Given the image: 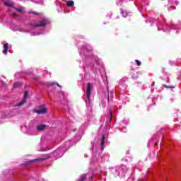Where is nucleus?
<instances>
[{"label":"nucleus","instance_id":"obj_1","mask_svg":"<svg viewBox=\"0 0 181 181\" xmlns=\"http://www.w3.org/2000/svg\"><path fill=\"white\" fill-rule=\"evenodd\" d=\"M49 158H50V155L47 154V157L44 158L34 159V160L25 161L23 164H21V166H29V165H30L31 163H33V162H36L37 160H46V159H49Z\"/></svg>","mask_w":181,"mask_h":181},{"label":"nucleus","instance_id":"obj_2","mask_svg":"<svg viewBox=\"0 0 181 181\" xmlns=\"http://www.w3.org/2000/svg\"><path fill=\"white\" fill-rule=\"evenodd\" d=\"M86 97L88 101H90V97H91V83H88L86 88Z\"/></svg>","mask_w":181,"mask_h":181},{"label":"nucleus","instance_id":"obj_3","mask_svg":"<svg viewBox=\"0 0 181 181\" xmlns=\"http://www.w3.org/2000/svg\"><path fill=\"white\" fill-rule=\"evenodd\" d=\"M28 94H29V93L28 92V90L25 91L23 99L21 102H20L18 104V107H21V105H23L25 104V103H26V98H28Z\"/></svg>","mask_w":181,"mask_h":181},{"label":"nucleus","instance_id":"obj_4","mask_svg":"<svg viewBox=\"0 0 181 181\" xmlns=\"http://www.w3.org/2000/svg\"><path fill=\"white\" fill-rule=\"evenodd\" d=\"M34 112H36L39 115H43V114H46V112H47V109L43 107L42 109H40V110H34Z\"/></svg>","mask_w":181,"mask_h":181},{"label":"nucleus","instance_id":"obj_5","mask_svg":"<svg viewBox=\"0 0 181 181\" xmlns=\"http://www.w3.org/2000/svg\"><path fill=\"white\" fill-rule=\"evenodd\" d=\"M38 131H43L46 128V124H39L36 127Z\"/></svg>","mask_w":181,"mask_h":181},{"label":"nucleus","instance_id":"obj_6","mask_svg":"<svg viewBox=\"0 0 181 181\" xmlns=\"http://www.w3.org/2000/svg\"><path fill=\"white\" fill-rule=\"evenodd\" d=\"M8 49H9V45L8 43L4 44V49H3V53L4 54H6L8 53Z\"/></svg>","mask_w":181,"mask_h":181},{"label":"nucleus","instance_id":"obj_7","mask_svg":"<svg viewBox=\"0 0 181 181\" xmlns=\"http://www.w3.org/2000/svg\"><path fill=\"white\" fill-rule=\"evenodd\" d=\"M105 134H103V136H102V139H101V149L102 151H104V144H105Z\"/></svg>","mask_w":181,"mask_h":181},{"label":"nucleus","instance_id":"obj_8","mask_svg":"<svg viewBox=\"0 0 181 181\" xmlns=\"http://www.w3.org/2000/svg\"><path fill=\"white\" fill-rule=\"evenodd\" d=\"M46 26V21H42L40 24H36L34 28H42Z\"/></svg>","mask_w":181,"mask_h":181},{"label":"nucleus","instance_id":"obj_9","mask_svg":"<svg viewBox=\"0 0 181 181\" xmlns=\"http://www.w3.org/2000/svg\"><path fill=\"white\" fill-rule=\"evenodd\" d=\"M87 179V174H82L81 178L78 181H86Z\"/></svg>","mask_w":181,"mask_h":181},{"label":"nucleus","instance_id":"obj_10","mask_svg":"<svg viewBox=\"0 0 181 181\" xmlns=\"http://www.w3.org/2000/svg\"><path fill=\"white\" fill-rule=\"evenodd\" d=\"M22 86V83H21V82H16L13 84V87L14 88H16L18 87H21Z\"/></svg>","mask_w":181,"mask_h":181},{"label":"nucleus","instance_id":"obj_11","mask_svg":"<svg viewBox=\"0 0 181 181\" xmlns=\"http://www.w3.org/2000/svg\"><path fill=\"white\" fill-rule=\"evenodd\" d=\"M66 6H68V7L74 6V1H69L66 3Z\"/></svg>","mask_w":181,"mask_h":181},{"label":"nucleus","instance_id":"obj_12","mask_svg":"<svg viewBox=\"0 0 181 181\" xmlns=\"http://www.w3.org/2000/svg\"><path fill=\"white\" fill-rule=\"evenodd\" d=\"M4 4L7 6H10V8H13V4L11 1H6Z\"/></svg>","mask_w":181,"mask_h":181},{"label":"nucleus","instance_id":"obj_13","mask_svg":"<svg viewBox=\"0 0 181 181\" xmlns=\"http://www.w3.org/2000/svg\"><path fill=\"white\" fill-rule=\"evenodd\" d=\"M135 62H136L137 66H141V61L136 59Z\"/></svg>","mask_w":181,"mask_h":181},{"label":"nucleus","instance_id":"obj_14","mask_svg":"<svg viewBox=\"0 0 181 181\" xmlns=\"http://www.w3.org/2000/svg\"><path fill=\"white\" fill-rule=\"evenodd\" d=\"M29 13H32L33 15H40L39 13H36L34 11H30Z\"/></svg>","mask_w":181,"mask_h":181},{"label":"nucleus","instance_id":"obj_15","mask_svg":"<svg viewBox=\"0 0 181 181\" xmlns=\"http://www.w3.org/2000/svg\"><path fill=\"white\" fill-rule=\"evenodd\" d=\"M165 87H166V88H175V87L173 86H167L166 85L165 86Z\"/></svg>","mask_w":181,"mask_h":181},{"label":"nucleus","instance_id":"obj_16","mask_svg":"<svg viewBox=\"0 0 181 181\" xmlns=\"http://www.w3.org/2000/svg\"><path fill=\"white\" fill-rule=\"evenodd\" d=\"M17 11H18V12H22V9H21V8H18Z\"/></svg>","mask_w":181,"mask_h":181},{"label":"nucleus","instance_id":"obj_17","mask_svg":"<svg viewBox=\"0 0 181 181\" xmlns=\"http://www.w3.org/2000/svg\"><path fill=\"white\" fill-rule=\"evenodd\" d=\"M110 117H112V112H110Z\"/></svg>","mask_w":181,"mask_h":181},{"label":"nucleus","instance_id":"obj_18","mask_svg":"<svg viewBox=\"0 0 181 181\" xmlns=\"http://www.w3.org/2000/svg\"><path fill=\"white\" fill-rule=\"evenodd\" d=\"M13 16H17L16 13H13Z\"/></svg>","mask_w":181,"mask_h":181},{"label":"nucleus","instance_id":"obj_19","mask_svg":"<svg viewBox=\"0 0 181 181\" xmlns=\"http://www.w3.org/2000/svg\"><path fill=\"white\" fill-rule=\"evenodd\" d=\"M57 86L58 87H60V85H59V83H57Z\"/></svg>","mask_w":181,"mask_h":181},{"label":"nucleus","instance_id":"obj_20","mask_svg":"<svg viewBox=\"0 0 181 181\" xmlns=\"http://www.w3.org/2000/svg\"><path fill=\"white\" fill-rule=\"evenodd\" d=\"M133 78H138V77H135V76H134V77H133Z\"/></svg>","mask_w":181,"mask_h":181},{"label":"nucleus","instance_id":"obj_21","mask_svg":"<svg viewBox=\"0 0 181 181\" xmlns=\"http://www.w3.org/2000/svg\"><path fill=\"white\" fill-rule=\"evenodd\" d=\"M93 176L92 175L91 177H90V179H93Z\"/></svg>","mask_w":181,"mask_h":181},{"label":"nucleus","instance_id":"obj_22","mask_svg":"<svg viewBox=\"0 0 181 181\" xmlns=\"http://www.w3.org/2000/svg\"><path fill=\"white\" fill-rule=\"evenodd\" d=\"M155 145H158V143H156Z\"/></svg>","mask_w":181,"mask_h":181},{"label":"nucleus","instance_id":"obj_23","mask_svg":"<svg viewBox=\"0 0 181 181\" xmlns=\"http://www.w3.org/2000/svg\"><path fill=\"white\" fill-rule=\"evenodd\" d=\"M50 86H53V83H52Z\"/></svg>","mask_w":181,"mask_h":181}]
</instances>
